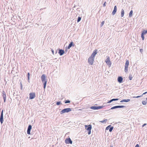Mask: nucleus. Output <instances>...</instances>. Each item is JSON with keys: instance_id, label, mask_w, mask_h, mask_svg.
<instances>
[{"instance_id": "ddd939ff", "label": "nucleus", "mask_w": 147, "mask_h": 147, "mask_svg": "<svg viewBox=\"0 0 147 147\" xmlns=\"http://www.w3.org/2000/svg\"><path fill=\"white\" fill-rule=\"evenodd\" d=\"M3 94V98L4 99V102H5L6 100V93L5 91H3L2 92Z\"/></svg>"}, {"instance_id": "c9c22d12", "label": "nucleus", "mask_w": 147, "mask_h": 147, "mask_svg": "<svg viewBox=\"0 0 147 147\" xmlns=\"http://www.w3.org/2000/svg\"><path fill=\"white\" fill-rule=\"evenodd\" d=\"M135 147H140L138 144H137Z\"/></svg>"}, {"instance_id": "cd10ccee", "label": "nucleus", "mask_w": 147, "mask_h": 147, "mask_svg": "<svg viewBox=\"0 0 147 147\" xmlns=\"http://www.w3.org/2000/svg\"><path fill=\"white\" fill-rule=\"evenodd\" d=\"M28 80H30V74L29 73H28Z\"/></svg>"}, {"instance_id": "aec40b11", "label": "nucleus", "mask_w": 147, "mask_h": 147, "mask_svg": "<svg viewBox=\"0 0 147 147\" xmlns=\"http://www.w3.org/2000/svg\"><path fill=\"white\" fill-rule=\"evenodd\" d=\"M124 11L123 9H122L121 10V17H123L124 16Z\"/></svg>"}, {"instance_id": "58836bf2", "label": "nucleus", "mask_w": 147, "mask_h": 147, "mask_svg": "<svg viewBox=\"0 0 147 147\" xmlns=\"http://www.w3.org/2000/svg\"><path fill=\"white\" fill-rule=\"evenodd\" d=\"M142 50H142V49H140V51L141 52V51H142Z\"/></svg>"}, {"instance_id": "5701e85b", "label": "nucleus", "mask_w": 147, "mask_h": 147, "mask_svg": "<svg viewBox=\"0 0 147 147\" xmlns=\"http://www.w3.org/2000/svg\"><path fill=\"white\" fill-rule=\"evenodd\" d=\"M142 104L144 105H146V102L145 101H143L142 102Z\"/></svg>"}, {"instance_id": "f03ea898", "label": "nucleus", "mask_w": 147, "mask_h": 147, "mask_svg": "<svg viewBox=\"0 0 147 147\" xmlns=\"http://www.w3.org/2000/svg\"><path fill=\"white\" fill-rule=\"evenodd\" d=\"M41 80L42 82H44V88H45L47 81L45 80V76L44 74H42L41 77Z\"/></svg>"}, {"instance_id": "0eeeda50", "label": "nucleus", "mask_w": 147, "mask_h": 147, "mask_svg": "<svg viewBox=\"0 0 147 147\" xmlns=\"http://www.w3.org/2000/svg\"><path fill=\"white\" fill-rule=\"evenodd\" d=\"M65 142L66 144H72V142L70 138H66L65 140Z\"/></svg>"}, {"instance_id": "c85d7f7f", "label": "nucleus", "mask_w": 147, "mask_h": 147, "mask_svg": "<svg viewBox=\"0 0 147 147\" xmlns=\"http://www.w3.org/2000/svg\"><path fill=\"white\" fill-rule=\"evenodd\" d=\"M112 101H113L117 100H118V98L113 99H112Z\"/></svg>"}, {"instance_id": "4468645a", "label": "nucleus", "mask_w": 147, "mask_h": 147, "mask_svg": "<svg viewBox=\"0 0 147 147\" xmlns=\"http://www.w3.org/2000/svg\"><path fill=\"white\" fill-rule=\"evenodd\" d=\"M32 128V126L30 125L28 126V127L27 131V134H30V132L31 129Z\"/></svg>"}, {"instance_id": "9b49d317", "label": "nucleus", "mask_w": 147, "mask_h": 147, "mask_svg": "<svg viewBox=\"0 0 147 147\" xmlns=\"http://www.w3.org/2000/svg\"><path fill=\"white\" fill-rule=\"evenodd\" d=\"M3 110L1 112L0 118V121L1 122V124H2L3 121Z\"/></svg>"}, {"instance_id": "1a4fd4ad", "label": "nucleus", "mask_w": 147, "mask_h": 147, "mask_svg": "<svg viewBox=\"0 0 147 147\" xmlns=\"http://www.w3.org/2000/svg\"><path fill=\"white\" fill-rule=\"evenodd\" d=\"M147 33V30H144L142 33L141 37L142 38V40H144V34Z\"/></svg>"}, {"instance_id": "f3484780", "label": "nucleus", "mask_w": 147, "mask_h": 147, "mask_svg": "<svg viewBox=\"0 0 147 147\" xmlns=\"http://www.w3.org/2000/svg\"><path fill=\"white\" fill-rule=\"evenodd\" d=\"M118 81L119 83H121L123 81V78L121 77H119L118 78Z\"/></svg>"}, {"instance_id": "bb28decb", "label": "nucleus", "mask_w": 147, "mask_h": 147, "mask_svg": "<svg viewBox=\"0 0 147 147\" xmlns=\"http://www.w3.org/2000/svg\"><path fill=\"white\" fill-rule=\"evenodd\" d=\"M111 126V125H110L109 126H108L106 128V130H108L109 129V128H110V127Z\"/></svg>"}, {"instance_id": "2f4dec72", "label": "nucleus", "mask_w": 147, "mask_h": 147, "mask_svg": "<svg viewBox=\"0 0 147 147\" xmlns=\"http://www.w3.org/2000/svg\"><path fill=\"white\" fill-rule=\"evenodd\" d=\"M129 78L130 80H132V77L131 76H129Z\"/></svg>"}, {"instance_id": "39448f33", "label": "nucleus", "mask_w": 147, "mask_h": 147, "mask_svg": "<svg viewBox=\"0 0 147 147\" xmlns=\"http://www.w3.org/2000/svg\"><path fill=\"white\" fill-rule=\"evenodd\" d=\"M129 61L128 60H127L126 61L124 71L125 72H127L128 71V66L129 65Z\"/></svg>"}, {"instance_id": "2eb2a0df", "label": "nucleus", "mask_w": 147, "mask_h": 147, "mask_svg": "<svg viewBox=\"0 0 147 147\" xmlns=\"http://www.w3.org/2000/svg\"><path fill=\"white\" fill-rule=\"evenodd\" d=\"M117 7L116 6H115L114 7V10H113V11L112 12V14H113V15H114L117 12Z\"/></svg>"}, {"instance_id": "b1692460", "label": "nucleus", "mask_w": 147, "mask_h": 147, "mask_svg": "<svg viewBox=\"0 0 147 147\" xmlns=\"http://www.w3.org/2000/svg\"><path fill=\"white\" fill-rule=\"evenodd\" d=\"M65 103H69L70 102V101L69 100H67L65 101Z\"/></svg>"}, {"instance_id": "f8f14e48", "label": "nucleus", "mask_w": 147, "mask_h": 147, "mask_svg": "<svg viewBox=\"0 0 147 147\" xmlns=\"http://www.w3.org/2000/svg\"><path fill=\"white\" fill-rule=\"evenodd\" d=\"M125 107L124 106H117L112 107L111 108V109H113L117 108H123Z\"/></svg>"}, {"instance_id": "473e14b6", "label": "nucleus", "mask_w": 147, "mask_h": 147, "mask_svg": "<svg viewBox=\"0 0 147 147\" xmlns=\"http://www.w3.org/2000/svg\"><path fill=\"white\" fill-rule=\"evenodd\" d=\"M136 96V97H133V98H139V97H140L141 96Z\"/></svg>"}, {"instance_id": "4be33fe9", "label": "nucleus", "mask_w": 147, "mask_h": 147, "mask_svg": "<svg viewBox=\"0 0 147 147\" xmlns=\"http://www.w3.org/2000/svg\"><path fill=\"white\" fill-rule=\"evenodd\" d=\"M81 20V18L80 17H78V19L77 22H78L80 21Z\"/></svg>"}, {"instance_id": "72a5a7b5", "label": "nucleus", "mask_w": 147, "mask_h": 147, "mask_svg": "<svg viewBox=\"0 0 147 147\" xmlns=\"http://www.w3.org/2000/svg\"><path fill=\"white\" fill-rule=\"evenodd\" d=\"M106 2H105V3H104V4H103V6H106Z\"/></svg>"}, {"instance_id": "c756f323", "label": "nucleus", "mask_w": 147, "mask_h": 147, "mask_svg": "<svg viewBox=\"0 0 147 147\" xmlns=\"http://www.w3.org/2000/svg\"><path fill=\"white\" fill-rule=\"evenodd\" d=\"M61 104V102H57L56 103V104L57 105H59Z\"/></svg>"}, {"instance_id": "423d86ee", "label": "nucleus", "mask_w": 147, "mask_h": 147, "mask_svg": "<svg viewBox=\"0 0 147 147\" xmlns=\"http://www.w3.org/2000/svg\"><path fill=\"white\" fill-rule=\"evenodd\" d=\"M105 62L109 67H110L111 66V63L110 60V57L109 56L107 57V59L105 61Z\"/></svg>"}, {"instance_id": "9d476101", "label": "nucleus", "mask_w": 147, "mask_h": 147, "mask_svg": "<svg viewBox=\"0 0 147 147\" xmlns=\"http://www.w3.org/2000/svg\"><path fill=\"white\" fill-rule=\"evenodd\" d=\"M103 108L102 106H99L98 107L93 106L90 107L91 109L93 110H96L100 109L102 108Z\"/></svg>"}, {"instance_id": "7ed1b4c3", "label": "nucleus", "mask_w": 147, "mask_h": 147, "mask_svg": "<svg viewBox=\"0 0 147 147\" xmlns=\"http://www.w3.org/2000/svg\"><path fill=\"white\" fill-rule=\"evenodd\" d=\"M71 111V109L70 108H67L63 109L60 112V114H62L65 113H68Z\"/></svg>"}, {"instance_id": "4c0bfd02", "label": "nucleus", "mask_w": 147, "mask_h": 147, "mask_svg": "<svg viewBox=\"0 0 147 147\" xmlns=\"http://www.w3.org/2000/svg\"><path fill=\"white\" fill-rule=\"evenodd\" d=\"M147 93V92H145V93H144L143 94H146V93Z\"/></svg>"}, {"instance_id": "79ce46f5", "label": "nucleus", "mask_w": 147, "mask_h": 147, "mask_svg": "<svg viewBox=\"0 0 147 147\" xmlns=\"http://www.w3.org/2000/svg\"><path fill=\"white\" fill-rule=\"evenodd\" d=\"M146 99L147 100V98H146Z\"/></svg>"}, {"instance_id": "a878e982", "label": "nucleus", "mask_w": 147, "mask_h": 147, "mask_svg": "<svg viewBox=\"0 0 147 147\" xmlns=\"http://www.w3.org/2000/svg\"><path fill=\"white\" fill-rule=\"evenodd\" d=\"M107 121V119H105L104 120L102 121H100V122L101 123H103L104 122H105L106 121Z\"/></svg>"}, {"instance_id": "393cba45", "label": "nucleus", "mask_w": 147, "mask_h": 147, "mask_svg": "<svg viewBox=\"0 0 147 147\" xmlns=\"http://www.w3.org/2000/svg\"><path fill=\"white\" fill-rule=\"evenodd\" d=\"M113 129V127H112L109 129V131L110 132H111Z\"/></svg>"}, {"instance_id": "6ab92c4d", "label": "nucleus", "mask_w": 147, "mask_h": 147, "mask_svg": "<svg viewBox=\"0 0 147 147\" xmlns=\"http://www.w3.org/2000/svg\"><path fill=\"white\" fill-rule=\"evenodd\" d=\"M73 42H71L69 45L68 47H67V48L68 49H69L73 45Z\"/></svg>"}, {"instance_id": "f704fd0d", "label": "nucleus", "mask_w": 147, "mask_h": 147, "mask_svg": "<svg viewBox=\"0 0 147 147\" xmlns=\"http://www.w3.org/2000/svg\"><path fill=\"white\" fill-rule=\"evenodd\" d=\"M112 101V100L111 99V100L109 101L107 103H110Z\"/></svg>"}, {"instance_id": "412c9836", "label": "nucleus", "mask_w": 147, "mask_h": 147, "mask_svg": "<svg viewBox=\"0 0 147 147\" xmlns=\"http://www.w3.org/2000/svg\"><path fill=\"white\" fill-rule=\"evenodd\" d=\"M133 14V11L132 10H131L129 13V16L130 17H131L132 16Z\"/></svg>"}, {"instance_id": "7c9ffc66", "label": "nucleus", "mask_w": 147, "mask_h": 147, "mask_svg": "<svg viewBox=\"0 0 147 147\" xmlns=\"http://www.w3.org/2000/svg\"><path fill=\"white\" fill-rule=\"evenodd\" d=\"M104 21H102L101 23V26H103V25H104Z\"/></svg>"}, {"instance_id": "dca6fc26", "label": "nucleus", "mask_w": 147, "mask_h": 147, "mask_svg": "<svg viewBox=\"0 0 147 147\" xmlns=\"http://www.w3.org/2000/svg\"><path fill=\"white\" fill-rule=\"evenodd\" d=\"M64 53V52L63 50L61 49L59 50V53L60 55H62Z\"/></svg>"}, {"instance_id": "e433bc0d", "label": "nucleus", "mask_w": 147, "mask_h": 147, "mask_svg": "<svg viewBox=\"0 0 147 147\" xmlns=\"http://www.w3.org/2000/svg\"><path fill=\"white\" fill-rule=\"evenodd\" d=\"M146 123H145V124H143V125H142V127H144V126H145V125H146Z\"/></svg>"}, {"instance_id": "a19ab883", "label": "nucleus", "mask_w": 147, "mask_h": 147, "mask_svg": "<svg viewBox=\"0 0 147 147\" xmlns=\"http://www.w3.org/2000/svg\"><path fill=\"white\" fill-rule=\"evenodd\" d=\"M111 147H113V146H111Z\"/></svg>"}, {"instance_id": "6e6552de", "label": "nucleus", "mask_w": 147, "mask_h": 147, "mask_svg": "<svg viewBox=\"0 0 147 147\" xmlns=\"http://www.w3.org/2000/svg\"><path fill=\"white\" fill-rule=\"evenodd\" d=\"M29 98L32 99L34 98L36 96L34 92L30 93V94Z\"/></svg>"}, {"instance_id": "20e7f679", "label": "nucleus", "mask_w": 147, "mask_h": 147, "mask_svg": "<svg viewBox=\"0 0 147 147\" xmlns=\"http://www.w3.org/2000/svg\"><path fill=\"white\" fill-rule=\"evenodd\" d=\"M85 129L88 131V134H91V130L92 129V126L90 125H85Z\"/></svg>"}, {"instance_id": "ea45409f", "label": "nucleus", "mask_w": 147, "mask_h": 147, "mask_svg": "<svg viewBox=\"0 0 147 147\" xmlns=\"http://www.w3.org/2000/svg\"><path fill=\"white\" fill-rule=\"evenodd\" d=\"M52 52H53V51H52Z\"/></svg>"}, {"instance_id": "a211bd4d", "label": "nucleus", "mask_w": 147, "mask_h": 147, "mask_svg": "<svg viewBox=\"0 0 147 147\" xmlns=\"http://www.w3.org/2000/svg\"><path fill=\"white\" fill-rule=\"evenodd\" d=\"M130 101V100L129 99H123L121 101V102H128Z\"/></svg>"}, {"instance_id": "f257e3e1", "label": "nucleus", "mask_w": 147, "mask_h": 147, "mask_svg": "<svg viewBox=\"0 0 147 147\" xmlns=\"http://www.w3.org/2000/svg\"><path fill=\"white\" fill-rule=\"evenodd\" d=\"M97 53V50L95 49L94 50L91 55L88 59V62L90 65H93L94 60V58L95 55Z\"/></svg>"}]
</instances>
